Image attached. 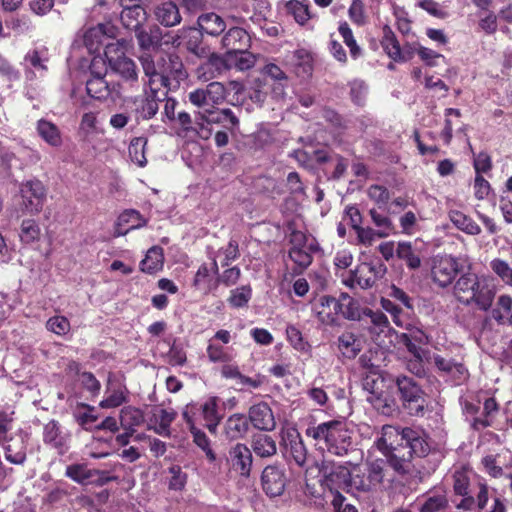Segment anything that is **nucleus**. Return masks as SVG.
<instances>
[{"label":"nucleus","instance_id":"obj_33","mask_svg":"<svg viewBox=\"0 0 512 512\" xmlns=\"http://www.w3.org/2000/svg\"><path fill=\"white\" fill-rule=\"evenodd\" d=\"M204 70V74H209L206 80L216 78L224 72L230 70V64L228 61V53L221 56L216 53H212L207 61L201 66Z\"/></svg>","mask_w":512,"mask_h":512},{"label":"nucleus","instance_id":"obj_18","mask_svg":"<svg viewBox=\"0 0 512 512\" xmlns=\"http://www.w3.org/2000/svg\"><path fill=\"white\" fill-rule=\"evenodd\" d=\"M282 457L287 461L290 468L293 466L303 467L306 470L317 468L319 471L326 469L323 460L308 454V450H280Z\"/></svg>","mask_w":512,"mask_h":512},{"label":"nucleus","instance_id":"obj_63","mask_svg":"<svg viewBox=\"0 0 512 512\" xmlns=\"http://www.w3.org/2000/svg\"><path fill=\"white\" fill-rule=\"evenodd\" d=\"M493 272L507 285L512 287V267L501 259H494L491 264Z\"/></svg>","mask_w":512,"mask_h":512},{"label":"nucleus","instance_id":"obj_27","mask_svg":"<svg viewBox=\"0 0 512 512\" xmlns=\"http://www.w3.org/2000/svg\"><path fill=\"white\" fill-rule=\"evenodd\" d=\"M381 45L387 55L398 62H405L410 59V53L403 51L400 47V44L389 26L383 27V38L381 40Z\"/></svg>","mask_w":512,"mask_h":512},{"label":"nucleus","instance_id":"obj_30","mask_svg":"<svg viewBox=\"0 0 512 512\" xmlns=\"http://www.w3.org/2000/svg\"><path fill=\"white\" fill-rule=\"evenodd\" d=\"M106 48L107 50L105 51V54L112 69L127 81H137L138 73L136 64L130 58L125 56L118 57L117 59L109 57L111 46L107 45Z\"/></svg>","mask_w":512,"mask_h":512},{"label":"nucleus","instance_id":"obj_21","mask_svg":"<svg viewBox=\"0 0 512 512\" xmlns=\"http://www.w3.org/2000/svg\"><path fill=\"white\" fill-rule=\"evenodd\" d=\"M48 60V49L46 47L29 50L24 57L27 74L43 76L47 71Z\"/></svg>","mask_w":512,"mask_h":512},{"label":"nucleus","instance_id":"obj_47","mask_svg":"<svg viewBox=\"0 0 512 512\" xmlns=\"http://www.w3.org/2000/svg\"><path fill=\"white\" fill-rule=\"evenodd\" d=\"M143 422V412L138 408L127 406L120 411V423L125 430H133Z\"/></svg>","mask_w":512,"mask_h":512},{"label":"nucleus","instance_id":"obj_60","mask_svg":"<svg viewBox=\"0 0 512 512\" xmlns=\"http://www.w3.org/2000/svg\"><path fill=\"white\" fill-rule=\"evenodd\" d=\"M497 410H498V405H497L495 399L487 398L484 401V406H483L484 417L475 418L473 421V426L476 429H479L480 427L489 426L491 424L490 419L494 415V413L497 412Z\"/></svg>","mask_w":512,"mask_h":512},{"label":"nucleus","instance_id":"obj_26","mask_svg":"<svg viewBox=\"0 0 512 512\" xmlns=\"http://www.w3.org/2000/svg\"><path fill=\"white\" fill-rule=\"evenodd\" d=\"M157 21L165 27H173L180 24L182 17L177 4L173 1H164L158 4L154 10Z\"/></svg>","mask_w":512,"mask_h":512},{"label":"nucleus","instance_id":"obj_37","mask_svg":"<svg viewBox=\"0 0 512 512\" xmlns=\"http://www.w3.org/2000/svg\"><path fill=\"white\" fill-rule=\"evenodd\" d=\"M338 349L346 358H355L362 349L361 340L352 332H344L338 337Z\"/></svg>","mask_w":512,"mask_h":512},{"label":"nucleus","instance_id":"obj_39","mask_svg":"<svg viewBox=\"0 0 512 512\" xmlns=\"http://www.w3.org/2000/svg\"><path fill=\"white\" fill-rule=\"evenodd\" d=\"M37 132L50 146L60 147L62 145L61 132L54 123L44 119L39 120L37 122Z\"/></svg>","mask_w":512,"mask_h":512},{"label":"nucleus","instance_id":"obj_16","mask_svg":"<svg viewBox=\"0 0 512 512\" xmlns=\"http://www.w3.org/2000/svg\"><path fill=\"white\" fill-rule=\"evenodd\" d=\"M433 363L439 371L449 377L455 384L459 385L468 378L467 368L460 362L434 354Z\"/></svg>","mask_w":512,"mask_h":512},{"label":"nucleus","instance_id":"obj_53","mask_svg":"<svg viewBox=\"0 0 512 512\" xmlns=\"http://www.w3.org/2000/svg\"><path fill=\"white\" fill-rule=\"evenodd\" d=\"M295 66L297 69V74L303 77H308L312 74L313 71V59L311 54L304 50L300 49L295 51Z\"/></svg>","mask_w":512,"mask_h":512},{"label":"nucleus","instance_id":"obj_40","mask_svg":"<svg viewBox=\"0 0 512 512\" xmlns=\"http://www.w3.org/2000/svg\"><path fill=\"white\" fill-rule=\"evenodd\" d=\"M135 32L142 49L149 50L162 45V30L158 26L150 27L148 31L140 28Z\"/></svg>","mask_w":512,"mask_h":512},{"label":"nucleus","instance_id":"obj_1","mask_svg":"<svg viewBox=\"0 0 512 512\" xmlns=\"http://www.w3.org/2000/svg\"><path fill=\"white\" fill-rule=\"evenodd\" d=\"M453 295L459 303L474 305L482 311L491 308L495 297L486 280L472 272L463 273L454 281Z\"/></svg>","mask_w":512,"mask_h":512},{"label":"nucleus","instance_id":"obj_50","mask_svg":"<svg viewBox=\"0 0 512 512\" xmlns=\"http://www.w3.org/2000/svg\"><path fill=\"white\" fill-rule=\"evenodd\" d=\"M247 430V420L243 415L235 414L225 424V434L230 439L241 437Z\"/></svg>","mask_w":512,"mask_h":512},{"label":"nucleus","instance_id":"obj_25","mask_svg":"<svg viewBox=\"0 0 512 512\" xmlns=\"http://www.w3.org/2000/svg\"><path fill=\"white\" fill-rule=\"evenodd\" d=\"M98 63H102V60L94 59L92 61L91 69L94 74V69ZM87 93L95 99L105 100L111 95V88L108 85L104 77L98 73L93 75L86 83Z\"/></svg>","mask_w":512,"mask_h":512},{"label":"nucleus","instance_id":"obj_46","mask_svg":"<svg viewBox=\"0 0 512 512\" xmlns=\"http://www.w3.org/2000/svg\"><path fill=\"white\" fill-rule=\"evenodd\" d=\"M94 407L79 404L74 411V417L78 424L86 430H92L96 428V421L98 416L94 413Z\"/></svg>","mask_w":512,"mask_h":512},{"label":"nucleus","instance_id":"obj_2","mask_svg":"<svg viewBox=\"0 0 512 512\" xmlns=\"http://www.w3.org/2000/svg\"><path fill=\"white\" fill-rule=\"evenodd\" d=\"M426 433L420 428H399L392 425H384L381 436L377 439V448H423L429 446Z\"/></svg>","mask_w":512,"mask_h":512},{"label":"nucleus","instance_id":"obj_6","mask_svg":"<svg viewBox=\"0 0 512 512\" xmlns=\"http://www.w3.org/2000/svg\"><path fill=\"white\" fill-rule=\"evenodd\" d=\"M290 244L289 258L303 271L312 263V254L319 250V245L313 236L297 230L291 233Z\"/></svg>","mask_w":512,"mask_h":512},{"label":"nucleus","instance_id":"obj_58","mask_svg":"<svg viewBox=\"0 0 512 512\" xmlns=\"http://www.w3.org/2000/svg\"><path fill=\"white\" fill-rule=\"evenodd\" d=\"M158 109L157 93L151 92V95L140 100V105L136 111L141 118L150 119L156 115Z\"/></svg>","mask_w":512,"mask_h":512},{"label":"nucleus","instance_id":"obj_7","mask_svg":"<svg viewBox=\"0 0 512 512\" xmlns=\"http://www.w3.org/2000/svg\"><path fill=\"white\" fill-rule=\"evenodd\" d=\"M46 188L40 180H29L21 184V208L28 214L41 212L46 201Z\"/></svg>","mask_w":512,"mask_h":512},{"label":"nucleus","instance_id":"obj_14","mask_svg":"<svg viewBox=\"0 0 512 512\" xmlns=\"http://www.w3.org/2000/svg\"><path fill=\"white\" fill-rule=\"evenodd\" d=\"M139 0H121L123 10L120 20L127 29L138 31L147 19L145 9L138 3Z\"/></svg>","mask_w":512,"mask_h":512},{"label":"nucleus","instance_id":"obj_5","mask_svg":"<svg viewBox=\"0 0 512 512\" xmlns=\"http://www.w3.org/2000/svg\"><path fill=\"white\" fill-rule=\"evenodd\" d=\"M365 388L369 390L368 402L382 415L392 416L398 412V405L393 397V393L389 391L391 386L386 384L383 377L369 379L365 382Z\"/></svg>","mask_w":512,"mask_h":512},{"label":"nucleus","instance_id":"obj_34","mask_svg":"<svg viewBox=\"0 0 512 512\" xmlns=\"http://www.w3.org/2000/svg\"><path fill=\"white\" fill-rule=\"evenodd\" d=\"M197 23L202 32L211 36L221 34L226 28L223 18L214 12L200 15Z\"/></svg>","mask_w":512,"mask_h":512},{"label":"nucleus","instance_id":"obj_36","mask_svg":"<svg viewBox=\"0 0 512 512\" xmlns=\"http://www.w3.org/2000/svg\"><path fill=\"white\" fill-rule=\"evenodd\" d=\"M386 463L387 461L383 459H377L374 462H371L368 467V482H365L361 479L357 489L362 491H369L373 486L382 483L384 478V467L386 466Z\"/></svg>","mask_w":512,"mask_h":512},{"label":"nucleus","instance_id":"obj_56","mask_svg":"<svg viewBox=\"0 0 512 512\" xmlns=\"http://www.w3.org/2000/svg\"><path fill=\"white\" fill-rule=\"evenodd\" d=\"M146 140L144 138H134L128 147L129 156L132 162L139 167H144L147 163L145 157Z\"/></svg>","mask_w":512,"mask_h":512},{"label":"nucleus","instance_id":"obj_44","mask_svg":"<svg viewBox=\"0 0 512 512\" xmlns=\"http://www.w3.org/2000/svg\"><path fill=\"white\" fill-rule=\"evenodd\" d=\"M228 61L230 69L235 68L239 71H246L255 66L257 56L249 52L248 49H243L239 52L235 51L228 53Z\"/></svg>","mask_w":512,"mask_h":512},{"label":"nucleus","instance_id":"obj_51","mask_svg":"<svg viewBox=\"0 0 512 512\" xmlns=\"http://www.w3.org/2000/svg\"><path fill=\"white\" fill-rule=\"evenodd\" d=\"M106 394V398L103 399L99 404L101 408H116L127 402V390L125 387H108Z\"/></svg>","mask_w":512,"mask_h":512},{"label":"nucleus","instance_id":"obj_64","mask_svg":"<svg viewBox=\"0 0 512 512\" xmlns=\"http://www.w3.org/2000/svg\"><path fill=\"white\" fill-rule=\"evenodd\" d=\"M206 353L209 360L213 363L228 362L230 360V355L226 352L225 348L215 343L213 339L208 341Z\"/></svg>","mask_w":512,"mask_h":512},{"label":"nucleus","instance_id":"obj_20","mask_svg":"<svg viewBox=\"0 0 512 512\" xmlns=\"http://www.w3.org/2000/svg\"><path fill=\"white\" fill-rule=\"evenodd\" d=\"M261 480L263 490L270 497L281 495L285 489V477L276 467H266L263 470Z\"/></svg>","mask_w":512,"mask_h":512},{"label":"nucleus","instance_id":"obj_23","mask_svg":"<svg viewBox=\"0 0 512 512\" xmlns=\"http://www.w3.org/2000/svg\"><path fill=\"white\" fill-rule=\"evenodd\" d=\"M221 46L226 50V53L248 49L250 46V36L240 27L230 28L222 37Z\"/></svg>","mask_w":512,"mask_h":512},{"label":"nucleus","instance_id":"obj_45","mask_svg":"<svg viewBox=\"0 0 512 512\" xmlns=\"http://www.w3.org/2000/svg\"><path fill=\"white\" fill-rule=\"evenodd\" d=\"M305 495L308 496L316 507H324L328 501H331V497H328V488L323 480L316 484L306 483Z\"/></svg>","mask_w":512,"mask_h":512},{"label":"nucleus","instance_id":"obj_41","mask_svg":"<svg viewBox=\"0 0 512 512\" xmlns=\"http://www.w3.org/2000/svg\"><path fill=\"white\" fill-rule=\"evenodd\" d=\"M195 407L186 406L183 410L182 416L186 423L189 425L190 431L193 435L194 443L199 448H207L209 445L206 434L199 428L196 427L197 419L195 418Z\"/></svg>","mask_w":512,"mask_h":512},{"label":"nucleus","instance_id":"obj_31","mask_svg":"<svg viewBox=\"0 0 512 512\" xmlns=\"http://www.w3.org/2000/svg\"><path fill=\"white\" fill-rule=\"evenodd\" d=\"M396 255L409 269L415 270L421 266V251L409 241L398 242Z\"/></svg>","mask_w":512,"mask_h":512},{"label":"nucleus","instance_id":"obj_17","mask_svg":"<svg viewBox=\"0 0 512 512\" xmlns=\"http://www.w3.org/2000/svg\"><path fill=\"white\" fill-rule=\"evenodd\" d=\"M201 119L207 124H222L226 129L233 131L239 126V119L229 108L217 109L215 107L200 111Z\"/></svg>","mask_w":512,"mask_h":512},{"label":"nucleus","instance_id":"obj_19","mask_svg":"<svg viewBox=\"0 0 512 512\" xmlns=\"http://www.w3.org/2000/svg\"><path fill=\"white\" fill-rule=\"evenodd\" d=\"M249 419L253 426L260 430L271 431L276 425L273 412L265 402H260L250 407Z\"/></svg>","mask_w":512,"mask_h":512},{"label":"nucleus","instance_id":"obj_38","mask_svg":"<svg viewBox=\"0 0 512 512\" xmlns=\"http://www.w3.org/2000/svg\"><path fill=\"white\" fill-rule=\"evenodd\" d=\"M229 460L234 471L241 476H249L252 466L251 450H230Z\"/></svg>","mask_w":512,"mask_h":512},{"label":"nucleus","instance_id":"obj_43","mask_svg":"<svg viewBox=\"0 0 512 512\" xmlns=\"http://www.w3.org/2000/svg\"><path fill=\"white\" fill-rule=\"evenodd\" d=\"M512 313V297L507 294L498 296L495 306L491 310V317L499 325H506Z\"/></svg>","mask_w":512,"mask_h":512},{"label":"nucleus","instance_id":"obj_8","mask_svg":"<svg viewBox=\"0 0 512 512\" xmlns=\"http://www.w3.org/2000/svg\"><path fill=\"white\" fill-rule=\"evenodd\" d=\"M227 97V89L221 82H211L205 88L191 91L189 101L196 107L209 109L222 104Z\"/></svg>","mask_w":512,"mask_h":512},{"label":"nucleus","instance_id":"obj_54","mask_svg":"<svg viewBox=\"0 0 512 512\" xmlns=\"http://www.w3.org/2000/svg\"><path fill=\"white\" fill-rule=\"evenodd\" d=\"M239 256L240 251L238 242L234 239H230L228 244L224 247H221L213 258L216 260L217 258H220L221 266L225 267L228 266L232 261L236 260Z\"/></svg>","mask_w":512,"mask_h":512},{"label":"nucleus","instance_id":"obj_24","mask_svg":"<svg viewBox=\"0 0 512 512\" xmlns=\"http://www.w3.org/2000/svg\"><path fill=\"white\" fill-rule=\"evenodd\" d=\"M193 406L196 409L195 416H201L209 432L214 434L222 418L218 412L217 398H208L199 408L196 405ZM195 418L197 419V417Z\"/></svg>","mask_w":512,"mask_h":512},{"label":"nucleus","instance_id":"obj_57","mask_svg":"<svg viewBox=\"0 0 512 512\" xmlns=\"http://www.w3.org/2000/svg\"><path fill=\"white\" fill-rule=\"evenodd\" d=\"M369 214L372 222L379 229L378 237H388L393 231V225L391 220L384 214L378 212L375 208L370 209Z\"/></svg>","mask_w":512,"mask_h":512},{"label":"nucleus","instance_id":"obj_3","mask_svg":"<svg viewBox=\"0 0 512 512\" xmlns=\"http://www.w3.org/2000/svg\"><path fill=\"white\" fill-rule=\"evenodd\" d=\"M461 269L458 259L450 254H437L430 259L429 277L438 288H448Z\"/></svg>","mask_w":512,"mask_h":512},{"label":"nucleus","instance_id":"obj_9","mask_svg":"<svg viewBox=\"0 0 512 512\" xmlns=\"http://www.w3.org/2000/svg\"><path fill=\"white\" fill-rule=\"evenodd\" d=\"M383 271L381 264L364 262L359 264L343 282L350 288L358 286L361 289H369L376 283Z\"/></svg>","mask_w":512,"mask_h":512},{"label":"nucleus","instance_id":"obj_28","mask_svg":"<svg viewBox=\"0 0 512 512\" xmlns=\"http://www.w3.org/2000/svg\"><path fill=\"white\" fill-rule=\"evenodd\" d=\"M147 220L136 210H126L120 214L117 220L115 235H126L130 230L145 226Z\"/></svg>","mask_w":512,"mask_h":512},{"label":"nucleus","instance_id":"obj_48","mask_svg":"<svg viewBox=\"0 0 512 512\" xmlns=\"http://www.w3.org/2000/svg\"><path fill=\"white\" fill-rule=\"evenodd\" d=\"M340 302L343 304V308L340 314L343 315L345 319L356 321L361 320V318L364 316V309H361L358 301L351 298L348 294H341Z\"/></svg>","mask_w":512,"mask_h":512},{"label":"nucleus","instance_id":"obj_52","mask_svg":"<svg viewBox=\"0 0 512 512\" xmlns=\"http://www.w3.org/2000/svg\"><path fill=\"white\" fill-rule=\"evenodd\" d=\"M252 297V289L250 285H242L230 291L228 303L234 308L245 307Z\"/></svg>","mask_w":512,"mask_h":512},{"label":"nucleus","instance_id":"obj_35","mask_svg":"<svg viewBox=\"0 0 512 512\" xmlns=\"http://www.w3.org/2000/svg\"><path fill=\"white\" fill-rule=\"evenodd\" d=\"M163 265V249L159 246H153L147 251L145 258L140 262V269L144 273L154 274L162 270Z\"/></svg>","mask_w":512,"mask_h":512},{"label":"nucleus","instance_id":"obj_15","mask_svg":"<svg viewBox=\"0 0 512 512\" xmlns=\"http://www.w3.org/2000/svg\"><path fill=\"white\" fill-rule=\"evenodd\" d=\"M342 308L340 299L328 295L321 296L314 306L317 318L325 325L335 324Z\"/></svg>","mask_w":512,"mask_h":512},{"label":"nucleus","instance_id":"obj_29","mask_svg":"<svg viewBox=\"0 0 512 512\" xmlns=\"http://www.w3.org/2000/svg\"><path fill=\"white\" fill-rule=\"evenodd\" d=\"M161 68L166 76L165 88L170 87L172 80L178 83L186 78L183 63L177 55H169L167 59L161 58Z\"/></svg>","mask_w":512,"mask_h":512},{"label":"nucleus","instance_id":"obj_12","mask_svg":"<svg viewBox=\"0 0 512 512\" xmlns=\"http://www.w3.org/2000/svg\"><path fill=\"white\" fill-rule=\"evenodd\" d=\"M307 433L314 439L324 440L329 447H337L340 441L344 439L346 431L342 422L330 421L308 429Z\"/></svg>","mask_w":512,"mask_h":512},{"label":"nucleus","instance_id":"obj_42","mask_svg":"<svg viewBox=\"0 0 512 512\" xmlns=\"http://www.w3.org/2000/svg\"><path fill=\"white\" fill-rule=\"evenodd\" d=\"M286 10L301 26H304L312 18L308 0H289L285 4Z\"/></svg>","mask_w":512,"mask_h":512},{"label":"nucleus","instance_id":"obj_10","mask_svg":"<svg viewBox=\"0 0 512 512\" xmlns=\"http://www.w3.org/2000/svg\"><path fill=\"white\" fill-rule=\"evenodd\" d=\"M193 286L204 295L217 290L218 284V263L212 258L211 264L203 263L199 266L194 279Z\"/></svg>","mask_w":512,"mask_h":512},{"label":"nucleus","instance_id":"obj_13","mask_svg":"<svg viewBox=\"0 0 512 512\" xmlns=\"http://www.w3.org/2000/svg\"><path fill=\"white\" fill-rule=\"evenodd\" d=\"M145 76L146 85L150 91L157 93L166 84V76L161 68V59L155 62L150 54L144 53L139 57Z\"/></svg>","mask_w":512,"mask_h":512},{"label":"nucleus","instance_id":"obj_49","mask_svg":"<svg viewBox=\"0 0 512 512\" xmlns=\"http://www.w3.org/2000/svg\"><path fill=\"white\" fill-rule=\"evenodd\" d=\"M43 437L44 442L47 445H51L57 448L65 445L67 435L62 433L57 422L50 421L44 427Z\"/></svg>","mask_w":512,"mask_h":512},{"label":"nucleus","instance_id":"obj_11","mask_svg":"<svg viewBox=\"0 0 512 512\" xmlns=\"http://www.w3.org/2000/svg\"><path fill=\"white\" fill-rule=\"evenodd\" d=\"M356 477H352L348 468L338 466L336 469L331 470L328 474L325 473L323 481L328 488V497L333 498L332 494H341L340 490L349 491L354 484L355 487L359 485Z\"/></svg>","mask_w":512,"mask_h":512},{"label":"nucleus","instance_id":"obj_59","mask_svg":"<svg viewBox=\"0 0 512 512\" xmlns=\"http://www.w3.org/2000/svg\"><path fill=\"white\" fill-rule=\"evenodd\" d=\"M40 237V227L35 220L26 219L22 221L20 228V239L25 244L37 241Z\"/></svg>","mask_w":512,"mask_h":512},{"label":"nucleus","instance_id":"obj_62","mask_svg":"<svg viewBox=\"0 0 512 512\" xmlns=\"http://www.w3.org/2000/svg\"><path fill=\"white\" fill-rule=\"evenodd\" d=\"M171 478L168 483L170 490L181 491L185 488L187 483V474L182 471L179 465H172L169 468Z\"/></svg>","mask_w":512,"mask_h":512},{"label":"nucleus","instance_id":"obj_61","mask_svg":"<svg viewBox=\"0 0 512 512\" xmlns=\"http://www.w3.org/2000/svg\"><path fill=\"white\" fill-rule=\"evenodd\" d=\"M46 328L59 336H64L70 331L69 320L60 315L49 318L46 322Z\"/></svg>","mask_w":512,"mask_h":512},{"label":"nucleus","instance_id":"obj_32","mask_svg":"<svg viewBox=\"0 0 512 512\" xmlns=\"http://www.w3.org/2000/svg\"><path fill=\"white\" fill-rule=\"evenodd\" d=\"M449 220L460 231L465 234L476 236L481 233L480 226L468 215L459 210H450L448 212Z\"/></svg>","mask_w":512,"mask_h":512},{"label":"nucleus","instance_id":"obj_22","mask_svg":"<svg viewBox=\"0 0 512 512\" xmlns=\"http://www.w3.org/2000/svg\"><path fill=\"white\" fill-rule=\"evenodd\" d=\"M176 418V412L169 408L154 407L149 418V427L157 434L168 436L170 434V425Z\"/></svg>","mask_w":512,"mask_h":512},{"label":"nucleus","instance_id":"obj_55","mask_svg":"<svg viewBox=\"0 0 512 512\" xmlns=\"http://www.w3.org/2000/svg\"><path fill=\"white\" fill-rule=\"evenodd\" d=\"M338 32L343 38L344 43L349 48L350 55L352 58L357 59L362 55V49L357 44L351 28L348 23L342 22L338 27Z\"/></svg>","mask_w":512,"mask_h":512},{"label":"nucleus","instance_id":"obj_4","mask_svg":"<svg viewBox=\"0 0 512 512\" xmlns=\"http://www.w3.org/2000/svg\"><path fill=\"white\" fill-rule=\"evenodd\" d=\"M395 385L400 393L404 409L411 416H423L427 407L425 394L421 387L411 378L397 377Z\"/></svg>","mask_w":512,"mask_h":512}]
</instances>
